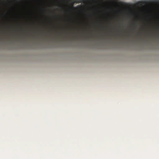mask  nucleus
I'll use <instances>...</instances> for the list:
<instances>
[{
    "mask_svg": "<svg viewBox=\"0 0 159 159\" xmlns=\"http://www.w3.org/2000/svg\"><path fill=\"white\" fill-rule=\"evenodd\" d=\"M74 2L80 3L86 1H72Z\"/></svg>",
    "mask_w": 159,
    "mask_h": 159,
    "instance_id": "1",
    "label": "nucleus"
},
{
    "mask_svg": "<svg viewBox=\"0 0 159 159\" xmlns=\"http://www.w3.org/2000/svg\"><path fill=\"white\" fill-rule=\"evenodd\" d=\"M157 1V0H156V1Z\"/></svg>",
    "mask_w": 159,
    "mask_h": 159,
    "instance_id": "2",
    "label": "nucleus"
}]
</instances>
